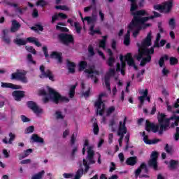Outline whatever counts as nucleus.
I'll return each instance as SVG.
<instances>
[{
	"label": "nucleus",
	"instance_id": "nucleus-20",
	"mask_svg": "<svg viewBox=\"0 0 179 179\" xmlns=\"http://www.w3.org/2000/svg\"><path fill=\"white\" fill-rule=\"evenodd\" d=\"M143 141L146 143V145H155L158 142H160L159 138H155L152 140H149L148 136L145 135V132H143Z\"/></svg>",
	"mask_w": 179,
	"mask_h": 179
},
{
	"label": "nucleus",
	"instance_id": "nucleus-18",
	"mask_svg": "<svg viewBox=\"0 0 179 179\" xmlns=\"http://www.w3.org/2000/svg\"><path fill=\"white\" fill-rule=\"evenodd\" d=\"M106 52L109 55V58L108 59L106 64L108 66L112 68V66H114V64H115V58L113 57V51H111V49H106Z\"/></svg>",
	"mask_w": 179,
	"mask_h": 179
},
{
	"label": "nucleus",
	"instance_id": "nucleus-54",
	"mask_svg": "<svg viewBox=\"0 0 179 179\" xmlns=\"http://www.w3.org/2000/svg\"><path fill=\"white\" fill-rule=\"evenodd\" d=\"M34 131V127L30 126L25 129V134H31Z\"/></svg>",
	"mask_w": 179,
	"mask_h": 179
},
{
	"label": "nucleus",
	"instance_id": "nucleus-53",
	"mask_svg": "<svg viewBox=\"0 0 179 179\" xmlns=\"http://www.w3.org/2000/svg\"><path fill=\"white\" fill-rule=\"evenodd\" d=\"M93 127H94V129H93L94 134V135H97L99 131V125L97 124V123H94Z\"/></svg>",
	"mask_w": 179,
	"mask_h": 179
},
{
	"label": "nucleus",
	"instance_id": "nucleus-64",
	"mask_svg": "<svg viewBox=\"0 0 179 179\" xmlns=\"http://www.w3.org/2000/svg\"><path fill=\"white\" fill-rule=\"evenodd\" d=\"M59 17V14H55L52 17V23H54L56 20H58V18Z\"/></svg>",
	"mask_w": 179,
	"mask_h": 179
},
{
	"label": "nucleus",
	"instance_id": "nucleus-41",
	"mask_svg": "<svg viewBox=\"0 0 179 179\" xmlns=\"http://www.w3.org/2000/svg\"><path fill=\"white\" fill-rule=\"evenodd\" d=\"M169 27L172 29L174 30L176 29V19L174 18H171L169 22Z\"/></svg>",
	"mask_w": 179,
	"mask_h": 179
},
{
	"label": "nucleus",
	"instance_id": "nucleus-27",
	"mask_svg": "<svg viewBox=\"0 0 179 179\" xmlns=\"http://www.w3.org/2000/svg\"><path fill=\"white\" fill-rule=\"evenodd\" d=\"M142 171H144V173H148V168H146V164L145 163L141 164L140 168L136 170L135 171L136 177H138V176L141 174V172Z\"/></svg>",
	"mask_w": 179,
	"mask_h": 179
},
{
	"label": "nucleus",
	"instance_id": "nucleus-21",
	"mask_svg": "<svg viewBox=\"0 0 179 179\" xmlns=\"http://www.w3.org/2000/svg\"><path fill=\"white\" fill-rule=\"evenodd\" d=\"M139 94L141 96L138 97V100L142 106L145 103V99L148 96V90H141Z\"/></svg>",
	"mask_w": 179,
	"mask_h": 179
},
{
	"label": "nucleus",
	"instance_id": "nucleus-1",
	"mask_svg": "<svg viewBox=\"0 0 179 179\" xmlns=\"http://www.w3.org/2000/svg\"><path fill=\"white\" fill-rule=\"evenodd\" d=\"M129 1H130V2L131 3L130 11L131 12V15L134 16V18L132 19L131 22L129 25V29L127 34L124 36V45H128L129 43H131L130 37L131 31H132V30H134V37H137L139 34L141 29H146V27H149V26H150V24H145L146 22L149 20V19H153V17H160V14L157 12H154V16L142 17L145 16V15H147L146 11L144 10H140L135 12V10L138 9V4H136V0Z\"/></svg>",
	"mask_w": 179,
	"mask_h": 179
},
{
	"label": "nucleus",
	"instance_id": "nucleus-10",
	"mask_svg": "<svg viewBox=\"0 0 179 179\" xmlns=\"http://www.w3.org/2000/svg\"><path fill=\"white\" fill-rule=\"evenodd\" d=\"M127 122V117H125L123 122H120L119 123V129L117 131L118 136L120 138L118 140L119 146H122V139H124V135L127 134V127H125V122Z\"/></svg>",
	"mask_w": 179,
	"mask_h": 179
},
{
	"label": "nucleus",
	"instance_id": "nucleus-5",
	"mask_svg": "<svg viewBox=\"0 0 179 179\" xmlns=\"http://www.w3.org/2000/svg\"><path fill=\"white\" fill-rule=\"evenodd\" d=\"M120 59L122 62V64H120V63L117 64V72H120V71L122 75H125V62H124V59L127 61L129 66H133L136 71L138 70V67L135 64V61H134V58H132V55L131 53H128L124 57L122 56V55H120Z\"/></svg>",
	"mask_w": 179,
	"mask_h": 179
},
{
	"label": "nucleus",
	"instance_id": "nucleus-62",
	"mask_svg": "<svg viewBox=\"0 0 179 179\" xmlns=\"http://www.w3.org/2000/svg\"><path fill=\"white\" fill-rule=\"evenodd\" d=\"M177 62H178V61L177 60L176 58H175V57L170 58L171 65H174L175 64H177Z\"/></svg>",
	"mask_w": 179,
	"mask_h": 179
},
{
	"label": "nucleus",
	"instance_id": "nucleus-39",
	"mask_svg": "<svg viewBox=\"0 0 179 179\" xmlns=\"http://www.w3.org/2000/svg\"><path fill=\"white\" fill-rule=\"evenodd\" d=\"M117 125V123L115 122V120L114 119H112L109 122V127H111L112 132H115V127Z\"/></svg>",
	"mask_w": 179,
	"mask_h": 179
},
{
	"label": "nucleus",
	"instance_id": "nucleus-9",
	"mask_svg": "<svg viewBox=\"0 0 179 179\" xmlns=\"http://www.w3.org/2000/svg\"><path fill=\"white\" fill-rule=\"evenodd\" d=\"M106 93H101L99 94L98 99L94 103V107L96 109L97 114L103 115L104 113V103H103V97L106 96Z\"/></svg>",
	"mask_w": 179,
	"mask_h": 179
},
{
	"label": "nucleus",
	"instance_id": "nucleus-23",
	"mask_svg": "<svg viewBox=\"0 0 179 179\" xmlns=\"http://www.w3.org/2000/svg\"><path fill=\"white\" fill-rule=\"evenodd\" d=\"M20 29V24L16 20H13L11 23V33H16Z\"/></svg>",
	"mask_w": 179,
	"mask_h": 179
},
{
	"label": "nucleus",
	"instance_id": "nucleus-52",
	"mask_svg": "<svg viewBox=\"0 0 179 179\" xmlns=\"http://www.w3.org/2000/svg\"><path fill=\"white\" fill-rule=\"evenodd\" d=\"M82 20L83 22L85 21L87 22L88 24H90V23H93V18L91 17H85V18H82Z\"/></svg>",
	"mask_w": 179,
	"mask_h": 179
},
{
	"label": "nucleus",
	"instance_id": "nucleus-26",
	"mask_svg": "<svg viewBox=\"0 0 179 179\" xmlns=\"http://www.w3.org/2000/svg\"><path fill=\"white\" fill-rule=\"evenodd\" d=\"M8 136L10 138L9 140L8 141V138L5 137L3 139V143H6V145H8V143L9 145H12V143L15 141V138H16V136L13 133H9Z\"/></svg>",
	"mask_w": 179,
	"mask_h": 179
},
{
	"label": "nucleus",
	"instance_id": "nucleus-19",
	"mask_svg": "<svg viewBox=\"0 0 179 179\" xmlns=\"http://www.w3.org/2000/svg\"><path fill=\"white\" fill-rule=\"evenodd\" d=\"M1 33H2V37H1L2 41L4 42L5 44H10V38L9 37V36H8V34H9V29H3Z\"/></svg>",
	"mask_w": 179,
	"mask_h": 179
},
{
	"label": "nucleus",
	"instance_id": "nucleus-28",
	"mask_svg": "<svg viewBox=\"0 0 179 179\" xmlns=\"http://www.w3.org/2000/svg\"><path fill=\"white\" fill-rule=\"evenodd\" d=\"M31 139L34 142H36V143H44V139L43 138L38 136L37 134H33L31 137Z\"/></svg>",
	"mask_w": 179,
	"mask_h": 179
},
{
	"label": "nucleus",
	"instance_id": "nucleus-25",
	"mask_svg": "<svg viewBox=\"0 0 179 179\" xmlns=\"http://www.w3.org/2000/svg\"><path fill=\"white\" fill-rule=\"evenodd\" d=\"M1 87L3 88H10V89H22V86L13 85L9 83H1Z\"/></svg>",
	"mask_w": 179,
	"mask_h": 179
},
{
	"label": "nucleus",
	"instance_id": "nucleus-35",
	"mask_svg": "<svg viewBox=\"0 0 179 179\" xmlns=\"http://www.w3.org/2000/svg\"><path fill=\"white\" fill-rule=\"evenodd\" d=\"M169 167L170 169H171L172 170H174V169H177V167L178 166L179 162L178 161H176L174 159H171L169 162Z\"/></svg>",
	"mask_w": 179,
	"mask_h": 179
},
{
	"label": "nucleus",
	"instance_id": "nucleus-56",
	"mask_svg": "<svg viewBox=\"0 0 179 179\" xmlns=\"http://www.w3.org/2000/svg\"><path fill=\"white\" fill-rule=\"evenodd\" d=\"M25 48L27 51H28V52H31V54H36V49L33 48V47L26 46Z\"/></svg>",
	"mask_w": 179,
	"mask_h": 179
},
{
	"label": "nucleus",
	"instance_id": "nucleus-46",
	"mask_svg": "<svg viewBox=\"0 0 179 179\" xmlns=\"http://www.w3.org/2000/svg\"><path fill=\"white\" fill-rule=\"evenodd\" d=\"M74 27L76 28V33L80 34V31L82 30V27L80 26V24H79V22H75Z\"/></svg>",
	"mask_w": 179,
	"mask_h": 179
},
{
	"label": "nucleus",
	"instance_id": "nucleus-6",
	"mask_svg": "<svg viewBox=\"0 0 179 179\" xmlns=\"http://www.w3.org/2000/svg\"><path fill=\"white\" fill-rule=\"evenodd\" d=\"M86 148H87V160L89 162L90 164H94L95 162L93 160V157L94 156V146L89 145V141L85 140L84 143V147L83 148V155L86 153Z\"/></svg>",
	"mask_w": 179,
	"mask_h": 179
},
{
	"label": "nucleus",
	"instance_id": "nucleus-29",
	"mask_svg": "<svg viewBox=\"0 0 179 179\" xmlns=\"http://www.w3.org/2000/svg\"><path fill=\"white\" fill-rule=\"evenodd\" d=\"M126 164L128 166H135L136 164V157H130L126 160Z\"/></svg>",
	"mask_w": 179,
	"mask_h": 179
},
{
	"label": "nucleus",
	"instance_id": "nucleus-8",
	"mask_svg": "<svg viewBox=\"0 0 179 179\" xmlns=\"http://www.w3.org/2000/svg\"><path fill=\"white\" fill-rule=\"evenodd\" d=\"M27 72L24 70L17 69L16 72L11 74V79L13 80H20L22 83H27V77H26Z\"/></svg>",
	"mask_w": 179,
	"mask_h": 179
},
{
	"label": "nucleus",
	"instance_id": "nucleus-37",
	"mask_svg": "<svg viewBox=\"0 0 179 179\" xmlns=\"http://www.w3.org/2000/svg\"><path fill=\"white\" fill-rule=\"evenodd\" d=\"M45 173V172L44 171H41V172L34 175L31 179H43V177H44Z\"/></svg>",
	"mask_w": 179,
	"mask_h": 179
},
{
	"label": "nucleus",
	"instance_id": "nucleus-16",
	"mask_svg": "<svg viewBox=\"0 0 179 179\" xmlns=\"http://www.w3.org/2000/svg\"><path fill=\"white\" fill-rule=\"evenodd\" d=\"M59 38L64 43V44H69V43L73 41V37H72L71 35L66 34H60L59 35Z\"/></svg>",
	"mask_w": 179,
	"mask_h": 179
},
{
	"label": "nucleus",
	"instance_id": "nucleus-60",
	"mask_svg": "<svg viewBox=\"0 0 179 179\" xmlns=\"http://www.w3.org/2000/svg\"><path fill=\"white\" fill-rule=\"evenodd\" d=\"M37 40L36 38L34 37H28L26 39L27 43H34Z\"/></svg>",
	"mask_w": 179,
	"mask_h": 179
},
{
	"label": "nucleus",
	"instance_id": "nucleus-51",
	"mask_svg": "<svg viewBox=\"0 0 179 179\" xmlns=\"http://www.w3.org/2000/svg\"><path fill=\"white\" fill-rule=\"evenodd\" d=\"M27 59L29 64H33L34 65H36V61L33 60V56L31 54H29L27 56Z\"/></svg>",
	"mask_w": 179,
	"mask_h": 179
},
{
	"label": "nucleus",
	"instance_id": "nucleus-14",
	"mask_svg": "<svg viewBox=\"0 0 179 179\" xmlns=\"http://www.w3.org/2000/svg\"><path fill=\"white\" fill-rule=\"evenodd\" d=\"M27 106L29 108L32 110L34 114H36V115H38L39 114H43L42 108H40V106H37V103H36V102L32 101H28Z\"/></svg>",
	"mask_w": 179,
	"mask_h": 179
},
{
	"label": "nucleus",
	"instance_id": "nucleus-44",
	"mask_svg": "<svg viewBox=\"0 0 179 179\" xmlns=\"http://www.w3.org/2000/svg\"><path fill=\"white\" fill-rule=\"evenodd\" d=\"M31 30H34V31H43L44 28L41 25H36L35 27H31Z\"/></svg>",
	"mask_w": 179,
	"mask_h": 179
},
{
	"label": "nucleus",
	"instance_id": "nucleus-15",
	"mask_svg": "<svg viewBox=\"0 0 179 179\" xmlns=\"http://www.w3.org/2000/svg\"><path fill=\"white\" fill-rule=\"evenodd\" d=\"M159 154L157 152H152L151 154V159H150L148 164L150 167H152L154 170H157V157Z\"/></svg>",
	"mask_w": 179,
	"mask_h": 179
},
{
	"label": "nucleus",
	"instance_id": "nucleus-4",
	"mask_svg": "<svg viewBox=\"0 0 179 179\" xmlns=\"http://www.w3.org/2000/svg\"><path fill=\"white\" fill-rule=\"evenodd\" d=\"M157 118L160 125V134H162L163 131H167V129L170 128V124L172 128H174V127H177L178 125L179 116L173 115L171 118H167L164 113H160V112H159Z\"/></svg>",
	"mask_w": 179,
	"mask_h": 179
},
{
	"label": "nucleus",
	"instance_id": "nucleus-34",
	"mask_svg": "<svg viewBox=\"0 0 179 179\" xmlns=\"http://www.w3.org/2000/svg\"><path fill=\"white\" fill-rule=\"evenodd\" d=\"M61 26H65V24L62 22H59L57 24V26L56 27V30H59V31H69V29H68V28Z\"/></svg>",
	"mask_w": 179,
	"mask_h": 179
},
{
	"label": "nucleus",
	"instance_id": "nucleus-33",
	"mask_svg": "<svg viewBox=\"0 0 179 179\" xmlns=\"http://www.w3.org/2000/svg\"><path fill=\"white\" fill-rule=\"evenodd\" d=\"M13 42L17 45H26L27 44V41L23 38H16L14 39Z\"/></svg>",
	"mask_w": 179,
	"mask_h": 179
},
{
	"label": "nucleus",
	"instance_id": "nucleus-2",
	"mask_svg": "<svg viewBox=\"0 0 179 179\" xmlns=\"http://www.w3.org/2000/svg\"><path fill=\"white\" fill-rule=\"evenodd\" d=\"M152 31H150L145 40L143 41L141 46L138 48V55L136 57L137 61H141L140 66H145L146 64H149L152 61V55L155 53L153 47H150L152 43Z\"/></svg>",
	"mask_w": 179,
	"mask_h": 179
},
{
	"label": "nucleus",
	"instance_id": "nucleus-58",
	"mask_svg": "<svg viewBox=\"0 0 179 179\" xmlns=\"http://www.w3.org/2000/svg\"><path fill=\"white\" fill-rule=\"evenodd\" d=\"M83 166L85 167V173H87V171H89V164H87V161H86V159H83Z\"/></svg>",
	"mask_w": 179,
	"mask_h": 179
},
{
	"label": "nucleus",
	"instance_id": "nucleus-30",
	"mask_svg": "<svg viewBox=\"0 0 179 179\" xmlns=\"http://www.w3.org/2000/svg\"><path fill=\"white\" fill-rule=\"evenodd\" d=\"M30 153H33V150L31 149V148L24 151V155L23 154H20L19 155V159L22 160V159L27 157V156H29L30 155Z\"/></svg>",
	"mask_w": 179,
	"mask_h": 179
},
{
	"label": "nucleus",
	"instance_id": "nucleus-57",
	"mask_svg": "<svg viewBox=\"0 0 179 179\" xmlns=\"http://www.w3.org/2000/svg\"><path fill=\"white\" fill-rule=\"evenodd\" d=\"M37 6H45L47 5V1L44 0H40L36 3Z\"/></svg>",
	"mask_w": 179,
	"mask_h": 179
},
{
	"label": "nucleus",
	"instance_id": "nucleus-48",
	"mask_svg": "<svg viewBox=\"0 0 179 179\" xmlns=\"http://www.w3.org/2000/svg\"><path fill=\"white\" fill-rule=\"evenodd\" d=\"M3 3H4V5H8L9 6L17 8V4L10 3V0H3Z\"/></svg>",
	"mask_w": 179,
	"mask_h": 179
},
{
	"label": "nucleus",
	"instance_id": "nucleus-40",
	"mask_svg": "<svg viewBox=\"0 0 179 179\" xmlns=\"http://www.w3.org/2000/svg\"><path fill=\"white\" fill-rule=\"evenodd\" d=\"M83 176V168L81 166V169L77 171L75 178L80 179V177H82Z\"/></svg>",
	"mask_w": 179,
	"mask_h": 179
},
{
	"label": "nucleus",
	"instance_id": "nucleus-32",
	"mask_svg": "<svg viewBox=\"0 0 179 179\" xmlns=\"http://www.w3.org/2000/svg\"><path fill=\"white\" fill-rule=\"evenodd\" d=\"M67 66H68L69 73H75V67L76 66L75 65V63L67 61Z\"/></svg>",
	"mask_w": 179,
	"mask_h": 179
},
{
	"label": "nucleus",
	"instance_id": "nucleus-22",
	"mask_svg": "<svg viewBox=\"0 0 179 179\" xmlns=\"http://www.w3.org/2000/svg\"><path fill=\"white\" fill-rule=\"evenodd\" d=\"M50 58L57 59L58 64L62 62V54L58 52H52L50 55Z\"/></svg>",
	"mask_w": 179,
	"mask_h": 179
},
{
	"label": "nucleus",
	"instance_id": "nucleus-13",
	"mask_svg": "<svg viewBox=\"0 0 179 179\" xmlns=\"http://www.w3.org/2000/svg\"><path fill=\"white\" fill-rule=\"evenodd\" d=\"M41 75L40 78L44 79V78H48L50 80H54V75L49 69H45L44 66H40Z\"/></svg>",
	"mask_w": 179,
	"mask_h": 179
},
{
	"label": "nucleus",
	"instance_id": "nucleus-24",
	"mask_svg": "<svg viewBox=\"0 0 179 179\" xmlns=\"http://www.w3.org/2000/svg\"><path fill=\"white\" fill-rule=\"evenodd\" d=\"M13 96L16 100V101H20V99H22V97H24V92L23 91H14L13 92Z\"/></svg>",
	"mask_w": 179,
	"mask_h": 179
},
{
	"label": "nucleus",
	"instance_id": "nucleus-55",
	"mask_svg": "<svg viewBox=\"0 0 179 179\" xmlns=\"http://www.w3.org/2000/svg\"><path fill=\"white\" fill-rule=\"evenodd\" d=\"M55 9H61L62 10H69V7L66 6H56Z\"/></svg>",
	"mask_w": 179,
	"mask_h": 179
},
{
	"label": "nucleus",
	"instance_id": "nucleus-11",
	"mask_svg": "<svg viewBox=\"0 0 179 179\" xmlns=\"http://www.w3.org/2000/svg\"><path fill=\"white\" fill-rule=\"evenodd\" d=\"M85 73L87 78H91L95 83H97L99 76V71L94 69V65L89 66L88 69L85 70Z\"/></svg>",
	"mask_w": 179,
	"mask_h": 179
},
{
	"label": "nucleus",
	"instance_id": "nucleus-42",
	"mask_svg": "<svg viewBox=\"0 0 179 179\" xmlns=\"http://www.w3.org/2000/svg\"><path fill=\"white\" fill-rule=\"evenodd\" d=\"M115 111V106H110V107L108 108L107 110H106L107 117L111 115V114H113V113H114Z\"/></svg>",
	"mask_w": 179,
	"mask_h": 179
},
{
	"label": "nucleus",
	"instance_id": "nucleus-45",
	"mask_svg": "<svg viewBox=\"0 0 179 179\" xmlns=\"http://www.w3.org/2000/svg\"><path fill=\"white\" fill-rule=\"evenodd\" d=\"M164 59L166 61H167V59H169V56L165 55L160 58V59L159 61V65L160 68H162L163 66V65H164Z\"/></svg>",
	"mask_w": 179,
	"mask_h": 179
},
{
	"label": "nucleus",
	"instance_id": "nucleus-12",
	"mask_svg": "<svg viewBox=\"0 0 179 179\" xmlns=\"http://www.w3.org/2000/svg\"><path fill=\"white\" fill-rule=\"evenodd\" d=\"M115 75V69L110 68L108 72L106 73L104 78V83L106 89L111 92V86L110 85V79H111L112 76Z\"/></svg>",
	"mask_w": 179,
	"mask_h": 179
},
{
	"label": "nucleus",
	"instance_id": "nucleus-43",
	"mask_svg": "<svg viewBox=\"0 0 179 179\" xmlns=\"http://www.w3.org/2000/svg\"><path fill=\"white\" fill-rule=\"evenodd\" d=\"M75 89H76V85H72L70 88L69 96L71 99L75 96Z\"/></svg>",
	"mask_w": 179,
	"mask_h": 179
},
{
	"label": "nucleus",
	"instance_id": "nucleus-49",
	"mask_svg": "<svg viewBox=\"0 0 179 179\" xmlns=\"http://www.w3.org/2000/svg\"><path fill=\"white\" fill-rule=\"evenodd\" d=\"M90 34L92 36H93V34H99L100 33V30L99 29L94 30V25L90 27Z\"/></svg>",
	"mask_w": 179,
	"mask_h": 179
},
{
	"label": "nucleus",
	"instance_id": "nucleus-61",
	"mask_svg": "<svg viewBox=\"0 0 179 179\" xmlns=\"http://www.w3.org/2000/svg\"><path fill=\"white\" fill-rule=\"evenodd\" d=\"M115 170V164L114 162H110V166L109 171L110 173H113Z\"/></svg>",
	"mask_w": 179,
	"mask_h": 179
},
{
	"label": "nucleus",
	"instance_id": "nucleus-38",
	"mask_svg": "<svg viewBox=\"0 0 179 179\" xmlns=\"http://www.w3.org/2000/svg\"><path fill=\"white\" fill-rule=\"evenodd\" d=\"M87 68V63L85 61H81L79 64V71H85Z\"/></svg>",
	"mask_w": 179,
	"mask_h": 179
},
{
	"label": "nucleus",
	"instance_id": "nucleus-36",
	"mask_svg": "<svg viewBox=\"0 0 179 179\" xmlns=\"http://www.w3.org/2000/svg\"><path fill=\"white\" fill-rule=\"evenodd\" d=\"M108 37V36H103V39L101 40L100 42H99V47L101 48H103V50H106V43L107 41V38Z\"/></svg>",
	"mask_w": 179,
	"mask_h": 179
},
{
	"label": "nucleus",
	"instance_id": "nucleus-3",
	"mask_svg": "<svg viewBox=\"0 0 179 179\" xmlns=\"http://www.w3.org/2000/svg\"><path fill=\"white\" fill-rule=\"evenodd\" d=\"M47 89L49 93L48 94H47V92H45V90H40L38 92L39 96H45L43 98L44 103H48L49 100H51V101H53V103H55L56 104H58L59 101H62V103H69V98L66 96H61L58 92L50 87H48Z\"/></svg>",
	"mask_w": 179,
	"mask_h": 179
},
{
	"label": "nucleus",
	"instance_id": "nucleus-47",
	"mask_svg": "<svg viewBox=\"0 0 179 179\" xmlns=\"http://www.w3.org/2000/svg\"><path fill=\"white\" fill-rule=\"evenodd\" d=\"M160 38H162V35L160 34H157V38L154 44V47H160L159 41H160Z\"/></svg>",
	"mask_w": 179,
	"mask_h": 179
},
{
	"label": "nucleus",
	"instance_id": "nucleus-17",
	"mask_svg": "<svg viewBox=\"0 0 179 179\" xmlns=\"http://www.w3.org/2000/svg\"><path fill=\"white\" fill-rule=\"evenodd\" d=\"M159 125H155L153 123H150L149 120H146L145 129L148 132H150V131H152V132L156 133L159 131Z\"/></svg>",
	"mask_w": 179,
	"mask_h": 179
},
{
	"label": "nucleus",
	"instance_id": "nucleus-7",
	"mask_svg": "<svg viewBox=\"0 0 179 179\" xmlns=\"http://www.w3.org/2000/svg\"><path fill=\"white\" fill-rule=\"evenodd\" d=\"M174 1L173 0H169L168 1L164 2L162 5L154 6V9L155 10H161L164 13H169L173 9V5Z\"/></svg>",
	"mask_w": 179,
	"mask_h": 179
},
{
	"label": "nucleus",
	"instance_id": "nucleus-59",
	"mask_svg": "<svg viewBox=\"0 0 179 179\" xmlns=\"http://www.w3.org/2000/svg\"><path fill=\"white\" fill-rule=\"evenodd\" d=\"M88 52H89L90 55H91V57H93V55H94V49L93 48V46L90 45L88 47Z\"/></svg>",
	"mask_w": 179,
	"mask_h": 179
},
{
	"label": "nucleus",
	"instance_id": "nucleus-50",
	"mask_svg": "<svg viewBox=\"0 0 179 179\" xmlns=\"http://www.w3.org/2000/svg\"><path fill=\"white\" fill-rule=\"evenodd\" d=\"M64 117L65 116L62 115V113H61L60 111H56L55 118H57V120H64Z\"/></svg>",
	"mask_w": 179,
	"mask_h": 179
},
{
	"label": "nucleus",
	"instance_id": "nucleus-31",
	"mask_svg": "<svg viewBox=\"0 0 179 179\" xmlns=\"http://www.w3.org/2000/svg\"><path fill=\"white\" fill-rule=\"evenodd\" d=\"M179 104L178 103H175L173 106H171L170 105H167V110L168 111H171V113L179 114V110L177 111H174V108H178Z\"/></svg>",
	"mask_w": 179,
	"mask_h": 179
},
{
	"label": "nucleus",
	"instance_id": "nucleus-63",
	"mask_svg": "<svg viewBox=\"0 0 179 179\" xmlns=\"http://www.w3.org/2000/svg\"><path fill=\"white\" fill-rule=\"evenodd\" d=\"M175 141H178L179 139V127L176 128V133L174 136Z\"/></svg>",
	"mask_w": 179,
	"mask_h": 179
}]
</instances>
